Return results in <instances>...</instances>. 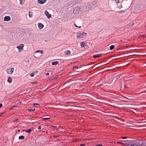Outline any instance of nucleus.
I'll return each mask as SVG.
<instances>
[{
  "instance_id": "nucleus-1",
  "label": "nucleus",
  "mask_w": 146,
  "mask_h": 146,
  "mask_svg": "<svg viewBox=\"0 0 146 146\" xmlns=\"http://www.w3.org/2000/svg\"><path fill=\"white\" fill-rule=\"evenodd\" d=\"M43 51L40 50L36 51L34 54V56L36 58H39L42 56Z\"/></svg>"
},
{
  "instance_id": "nucleus-2",
  "label": "nucleus",
  "mask_w": 146,
  "mask_h": 146,
  "mask_svg": "<svg viewBox=\"0 0 146 146\" xmlns=\"http://www.w3.org/2000/svg\"><path fill=\"white\" fill-rule=\"evenodd\" d=\"M86 35V33L82 32L81 33H78L77 34L76 37L77 38H82Z\"/></svg>"
},
{
  "instance_id": "nucleus-3",
  "label": "nucleus",
  "mask_w": 146,
  "mask_h": 146,
  "mask_svg": "<svg viewBox=\"0 0 146 146\" xmlns=\"http://www.w3.org/2000/svg\"><path fill=\"white\" fill-rule=\"evenodd\" d=\"M24 45L23 44H21L19 46L17 47V48L18 49L19 52H21L22 50H23V47Z\"/></svg>"
},
{
  "instance_id": "nucleus-4",
  "label": "nucleus",
  "mask_w": 146,
  "mask_h": 146,
  "mask_svg": "<svg viewBox=\"0 0 146 146\" xmlns=\"http://www.w3.org/2000/svg\"><path fill=\"white\" fill-rule=\"evenodd\" d=\"M14 69V68H9L6 71L8 74H11L13 73Z\"/></svg>"
},
{
  "instance_id": "nucleus-5",
  "label": "nucleus",
  "mask_w": 146,
  "mask_h": 146,
  "mask_svg": "<svg viewBox=\"0 0 146 146\" xmlns=\"http://www.w3.org/2000/svg\"><path fill=\"white\" fill-rule=\"evenodd\" d=\"M44 14L48 18H50L51 17V15L47 11H45Z\"/></svg>"
},
{
  "instance_id": "nucleus-6",
  "label": "nucleus",
  "mask_w": 146,
  "mask_h": 146,
  "mask_svg": "<svg viewBox=\"0 0 146 146\" xmlns=\"http://www.w3.org/2000/svg\"><path fill=\"white\" fill-rule=\"evenodd\" d=\"M130 146H141L140 143L139 142H136L133 144L131 145Z\"/></svg>"
},
{
  "instance_id": "nucleus-7",
  "label": "nucleus",
  "mask_w": 146,
  "mask_h": 146,
  "mask_svg": "<svg viewBox=\"0 0 146 146\" xmlns=\"http://www.w3.org/2000/svg\"><path fill=\"white\" fill-rule=\"evenodd\" d=\"M4 20L5 21H9L11 20V18L9 16H5L4 18Z\"/></svg>"
},
{
  "instance_id": "nucleus-8",
  "label": "nucleus",
  "mask_w": 146,
  "mask_h": 146,
  "mask_svg": "<svg viewBox=\"0 0 146 146\" xmlns=\"http://www.w3.org/2000/svg\"><path fill=\"white\" fill-rule=\"evenodd\" d=\"M46 0H38V2L41 4H43L45 3Z\"/></svg>"
},
{
  "instance_id": "nucleus-9",
  "label": "nucleus",
  "mask_w": 146,
  "mask_h": 146,
  "mask_svg": "<svg viewBox=\"0 0 146 146\" xmlns=\"http://www.w3.org/2000/svg\"><path fill=\"white\" fill-rule=\"evenodd\" d=\"M38 26L40 29H41L43 28L44 26L41 23H38Z\"/></svg>"
},
{
  "instance_id": "nucleus-10",
  "label": "nucleus",
  "mask_w": 146,
  "mask_h": 146,
  "mask_svg": "<svg viewBox=\"0 0 146 146\" xmlns=\"http://www.w3.org/2000/svg\"><path fill=\"white\" fill-rule=\"evenodd\" d=\"M7 81L8 82L10 83H11L12 81V78L10 77H8V78Z\"/></svg>"
},
{
  "instance_id": "nucleus-11",
  "label": "nucleus",
  "mask_w": 146,
  "mask_h": 146,
  "mask_svg": "<svg viewBox=\"0 0 146 146\" xmlns=\"http://www.w3.org/2000/svg\"><path fill=\"white\" fill-rule=\"evenodd\" d=\"M80 45L82 47H84L86 46L87 45L85 43L83 42H81Z\"/></svg>"
},
{
  "instance_id": "nucleus-12",
  "label": "nucleus",
  "mask_w": 146,
  "mask_h": 146,
  "mask_svg": "<svg viewBox=\"0 0 146 146\" xmlns=\"http://www.w3.org/2000/svg\"><path fill=\"white\" fill-rule=\"evenodd\" d=\"M101 56V54H96L94 55L93 56L94 58H98Z\"/></svg>"
},
{
  "instance_id": "nucleus-13",
  "label": "nucleus",
  "mask_w": 146,
  "mask_h": 146,
  "mask_svg": "<svg viewBox=\"0 0 146 146\" xmlns=\"http://www.w3.org/2000/svg\"><path fill=\"white\" fill-rule=\"evenodd\" d=\"M58 63V61H54L52 63V64L53 65H56Z\"/></svg>"
},
{
  "instance_id": "nucleus-14",
  "label": "nucleus",
  "mask_w": 146,
  "mask_h": 146,
  "mask_svg": "<svg viewBox=\"0 0 146 146\" xmlns=\"http://www.w3.org/2000/svg\"><path fill=\"white\" fill-rule=\"evenodd\" d=\"M65 53H66V54L67 55H69L71 53V52L69 50H67L65 51Z\"/></svg>"
},
{
  "instance_id": "nucleus-15",
  "label": "nucleus",
  "mask_w": 146,
  "mask_h": 146,
  "mask_svg": "<svg viewBox=\"0 0 146 146\" xmlns=\"http://www.w3.org/2000/svg\"><path fill=\"white\" fill-rule=\"evenodd\" d=\"M25 0H20V3L21 4H23L24 3Z\"/></svg>"
},
{
  "instance_id": "nucleus-16",
  "label": "nucleus",
  "mask_w": 146,
  "mask_h": 146,
  "mask_svg": "<svg viewBox=\"0 0 146 146\" xmlns=\"http://www.w3.org/2000/svg\"><path fill=\"white\" fill-rule=\"evenodd\" d=\"M29 16L31 18L33 16L32 13L29 11Z\"/></svg>"
},
{
  "instance_id": "nucleus-17",
  "label": "nucleus",
  "mask_w": 146,
  "mask_h": 146,
  "mask_svg": "<svg viewBox=\"0 0 146 146\" xmlns=\"http://www.w3.org/2000/svg\"><path fill=\"white\" fill-rule=\"evenodd\" d=\"M25 138V137L23 135H21L19 137V139H24Z\"/></svg>"
},
{
  "instance_id": "nucleus-18",
  "label": "nucleus",
  "mask_w": 146,
  "mask_h": 146,
  "mask_svg": "<svg viewBox=\"0 0 146 146\" xmlns=\"http://www.w3.org/2000/svg\"><path fill=\"white\" fill-rule=\"evenodd\" d=\"M31 131H32V130L31 129H26V130H25V131L26 132H27L28 133H29L30 132H31Z\"/></svg>"
},
{
  "instance_id": "nucleus-19",
  "label": "nucleus",
  "mask_w": 146,
  "mask_h": 146,
  "mask_svg": "<svg viewBox=\"0 0 146 146\" xmlns=\"http://www.w3.org/2000/svg\"><path fill=\"white\" fill-rule=\"evenodd\" d=\"M114 48V45H111L110 47V50H112Z\"/></svg>"
},
{
  "instance_id": "nucleus-20",
  "label": "nucleus",
  "mask_w": 146,
  "mask_h": 146,
  "mask_svg": "<svg viewBox=\"0 0 146 146\" xmlns=\"http://www.w3.org/2000/svg\"><path fill=\"white\" fill-rule=\"evenodd\" d=\"M35 110V109H29L28 110V111H29V112H31V111H34Z\"/></svg>"
},
{
  "instance_id": "nucleus-21",
  "label": "nucleus",
  "mask_w": 146,
  "mask_h": 146,
  "mask_svg": "<svg viewBox=\"0 0 146 146\" xmlns=\"http://www.w3.org/2000/svg\"><path fill=\"white\" fill-rule=\"evenodd\" d=\"M50 118V117H45L43 118V119L44 120H48Z\"/></svg>"
},
{
  "instance_id": "nucleus-22",
  "label": "nucleus",
  "mask_w": 146,
  "mask_h": 146,
  "mask_svg": "<svg viewBox=\"0 0 146 146\" xmlns=\"http://www.w3.org/2000/svg\"><path fill=\"white\" fill-rule=\"evenodd\" d=\"M34 76V74L33 73H31L30 74V76L31 77H33Z\"/></svg>"
},
{
  "instance_id": "nucleus-23",
  "label": "nucleus",
  "mask_w": 146,
  "mask_h": 146,
  "mask_svg": "<svg viewBox=\"0 0 146 146\" xmlns=\"http://www.w3.org/2000/svg\"><path fill=\"white\" fill-rule=\"evenodd\" d=\"M39 105V104H38L37 103H34L33 104V105H34V106H35V105Z\"/></svg>"
},
{
  "instance_id": "nucleus-24",
  "label": "nucleus",
  "mask_w": 146,
  "mask_h": 146,
  "mask_svg": "<svg viewBox=\"0 0 146 146\" xmlns=\"http://www.w3.org/2000/svg\"><path fill=\"white\" fill-rule=\"evenodd\" d=\"M85 145V144H81L80 146H84Z\"/></svg>"
},
{
  "instance_id": "nucleus-25",
  "label": "nucleus",
  "mask_w": 146,
  "mask_h": 146,
  "mask_svg": "<svg viewBox=\"0 0 146 146\" xmlns=\"http://www.w3.org/2000/svg\"><path fill=\"white\" fill-rule=\"evenodd\" d=\"M76 68L78 69V68L77 67V66H75L74 67V68H73V70H74V69H76Z\"/></svg>"
},
{
  "instance_id": "nucleus-26",
  "label": "nucleus",
  "mask_w": 146,
  "mask_h": 146,
  "mask_svg": "<svg viewBox=\"0 0 146 146\" xmlns=\"http://www.w3.org/2000/svg\"><path fill=\"white\" fill-rule=\"evenodd\" d=\"M14 107V106H13L12 107V108H10V110H12V109H13V108Z\"/></svg>"
},
{
  "instance_id": "nucleus-27",
  "label": "nucleus",
  "mask_w": 146,
  "mask_h": 146,
  "mask_svg": "<svg viewBox=\"0 0 146 146\" xmlns=\"http://www.w3.org/2000/svg\"><path fill=\"white\" fill-rule=\"evenodd\" d=\"M115 1L117 3H119V0H115Z\"/></svg>"
},
{
  "instance_id": "nucleus-28",
  "label": "nucleus",
  "mask_w": 146,
  "mask_h": 146,
  "mask_svg": "<svg viewBox=\"0 0 146 146\" xmlns=\"http://www.w3.org/2000/svg\"><path fill=\"white\" fill-rule=\"evenodd\" d=\"M41 127L40 126H39L38 127V129H41Z\"/></svg>"
},
{
  "instance_id": "nucleus-29",
  "label": "nucleus",
  "mask_w": 146,
  "mask_h": 146,
  "mask_svg": "<svg viewBox=\"0 0 146 146\" xmlns=\"http://www.w3.org/2000/svg\"><path fill=\"white\" fill-rule=\"evenodd\" d=\"M95 146H102V145H96Z\"/></svg>"
},
{
  "instance_id": "nucleus-30",
  "label": "nucleus",
  "mask_w": 146,
  "mask_h": 146,
  "mask_svg": "<svg viewBox=\"0 0 146 146\" xmlns=\"http://www.w3.org/2000/svg\"><path fill=\"white\" fill-rule=\"evenodd\" d=\"M2 106V104H0V108H1Z\"/></svg>"
},
{
  "instance_id": "nucleus-31",
  "label": "nucleus",
  "mask_w": 146,
  "mask_h": 146,
  "mask_svg": "<svg viewBox=\"0 0 146 146\" xmlns=\"http://www.w3.org/2000/svg\"><path fill=\"white\" fill-rule=\"evenodd\" d=\"M141 37H143V38H144L145 37V36L144 35H143V36H141Z\"/></svg>"
},
{
  "instance_id": "nucleus-32",
  "label": "nucleus",
  "mask_w": 146,
  "mask_h": 146,
  "mask_svg": "<svg viewBox=\"0 0 146 146\" xmlns=\"http://www.w3.org/2000/svg\"><path fill=\"white\" fill-rule=\"evenodd\" d=\"M127 138L125 137H123L122 138V139H127Z\"/></svg>"
},
{
  "instance_id": "nucleus-33",
  "label": "nucleus",
  "mask_w": 146,
  "mask_h": 146,
  "mask_svg": "<svg viewBox=\"0 0 146 146\" xmlns=\"http://www.w3.org/2000/svg\"><path fill=\"white\" fill-rule=\"evenodd\" d=\"M49 73H47L46 74V75L48 76L49 75Z\"/></svg>"
},
{
  "instance_id": "nucleus-34",
  "label": "nucleus",
  "mask_w": 146,
  "mask_h": 146,
  "mask_svg": "<svg viewBox=\"0 0 146 146\" xmlns=\"http://www.w3.org/2000/svg\"><path fill=\"white\" fill-rule=\"evenodd\" d=\"M18 120V119H15V120H14V121H17Z\"/></svg>"
},
{
  "instance_id": "nucleus-35",
  "label": "nucleus",
  "mask_w": 146,
  "mask_h": 146,
  "mask_svg": "<svg viewBox=\"0 0 146 146\" xmlns=\"http://www.w3.org/2000/svg\"><path fill=\"white\" fill-rule=\"evenodd\" d=\"M122 12V11H119V13H121Z\"/></svg>"
},
{
  "instance_id": "nucleus-36",
  "label": "nucleus",
  "mask_w": 146,
  "mask_h": 146,
  "mask_svg": "<svg viewBox=\"0 0 146 146\" xmlns=\"http://www.w3.org/2000/svg\"><path fill=\"white\" fill-rule=\"evenodd\" d=\"M117 143H120V144H123L122 143H120V142H117Z\"/></svg>"
},
{
  "instance_id": "nucleus-37",
  "label": "nucleus",
  "mask_w": 146,
  "mask_h": 146,
  "mask_svg": "<svg viewBox=\"0 0 146 146\" xmlns=\"http://www.w3.org/2000/svg\"><path fill=\"white\" fill-rule=\"evenodd\" d=\"M143 93H146V90L144 91Z\"/></svg>"
},
{
  "instance_id": "nucleus-38",
  "label": "nucleus",
  "mask_w": 146,
  "mask_h": 146,
  "mask_svg": "<svg viewBox=\"0 0 146 146\" xmlns=\"http://www.w3.org/2000/svg\"><path fill=\"white\" fill-rule=\"evenodd\" d=\"M75 27H78L76 24H75Z\"/></svg>"
},
{
  "instance_id": "nucleus-39",
  "label": "nucleus",
  "mask_w": 146,
  "mask_h": 146,
  "mask_svg": "<svg viewBox=\"0 0 146 146\" xmlns=\"http://www.w3.org/2000/svg\"><path fill=\"white\" fill-rule=\"evenodd\" d=\"M78 27L79 28H80L81 27L80 26V27Z\"/></svg>"
},
{
  "instance_id": "nucleus-40",
  "label": "nucleus",
  "mask_w": 146,
  "mask_h": 146,
  "mask_svg": "<svg viewBox=\"0 0 146 146\" xmlns=\"http://www.w3.org/2000/svg\"><path fill=\"white\" fill-rule=\"evenodd\" d=\"M20 131V130H18V131Z\"/></svg>"
},
{
  "instance_id": "nucleus-41",
  "label": "nucleus",
  "mask_w": 146,
  "mask_h": 146,
  "mask_svg": "<svg viewBox=\"0 0 146 146\" xmlns=\"http://www.w3.org/2000/svg\"><path fill=\"white\" fill-rule=\"evenodd\" d=\"M134 25V23H133L132 24V25Z\"/></svg>"
},
{
  "instance_id": "nucleus-42",
  "label": "nucleus",
  "mask_w": 146,
  "mask_h": 146,
  "mask_svg": "<svg viewBox=\"0 0 146 146\" xmlns=\"http://www.w3.org/2000/svg\"><path fill=\"white\" fill-rule=\"evenodd\" d=\"M0 10H1V9H0Z\"/></svg>"
}]
</instances>
